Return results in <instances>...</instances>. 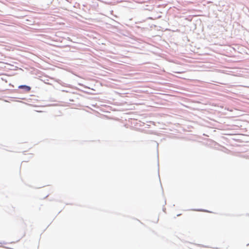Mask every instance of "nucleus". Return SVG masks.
Wrapping results in <instances>:
<instances>
[{"mask_svg":"<svg viewBox=\"0 0 249 249\" xmlns=\"http://www.w3.org/2000/svg\"><path fill=\"white\" fill-rule=\"evenodd\" d=\"M20 89H24L27 92H29L31 90V87L26 85H20L18 87Z\"/></svg>","mask_w":249,"mask_h":249,"instance_id":"nucleus-1","label":"nucleus"}]
</instances>
